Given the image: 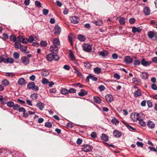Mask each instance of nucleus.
<instances>
[{"label":"nucleus","mask_w":157,"mask_h":157,"mask_svg":"<svg viewBox=\"0 0 157 157\" xmlns=\"http://www.w3.org/2000/svg\"><path fill=\"white\" fill-rule=\"evenodd\" d=\"M42 82L44 84H45L48 83V80L45 78H43L42 80Z\"/></svg>","instance_id":"nucleus-55"},{"label":"nucleus","mask_w":157,"mask_h":157,"mask_svg":"<svg viewBox=\"0 0 157 157\" xmlns=\"http://www.w3.org/2000/svg\"><path fill=\"white\" fill-rule=\"evenodd\" d=\"M50 73L48 70L43 69L41 73V75L44 76H47Z\"/></svg>","instance_id":"nucleus-19"},{"label":"nucleus","mask_w":157,"mask_h":157,"mask_svg":"<svg viewBox=\"0 0 157 157\" xmlns=\"http://www.w3.org/2000/svg\"><path fill=\"white\" fill-rule=\"evenodd\" d=\"M100 91H102L105 90V87L103 85H100L98 87Z\"/></svg>","instance_id":"nucleus-62"},{"label":"nucleus","mask_w":157,"mask_h":157,"mask_svg":"<svg viewBox=\"0 0 157 157\" xmlns=\"http://www.w3.org/2000/svg\"><path fill=\"white\" fill-rule=\"evenodd\" d=\"M14 46L16 48L18 49L21 48V47H22L21 45L19 42L17 41H16L15 43Z\"/></svg>","instance_id":"nucleus-29"},{"label":"nucleus","mask_w":157,"mask_h":157,"mask_svg":"<svg viewBox=\"0 0 157 157\" xmlns=\"http://www.w3.org/2000/svg\"><path fill=\"white\" fill-rule=\"evenodd\" d=\"M130 117L133 121H136L137 120H138V113H132Z\"/></svg>","instance_id":"nucleus-10"},{"label":"nucleus","mask_w":157,"mask_h":157,"mask_svg":"<svg viewBox=\"0 0 157 157\" xmlns=\"http://www.w3.org/2000/svg\"><path fill=\"white\" fill-rule=\"evenodd\" d=\"M142 30L141 27H136L134 26L132 27V32L135 33L136 32L140 33Z\"/></svg>","instance_id":"nucleus-13"},{"label":"nucleus","mask_w":157,"mask_h":157,"mask_svg":"<svg viewBox=\"0 0 157 157\" xmlns=\"http://www.w3.org/2000/svg\"><path fill=\"white\" fill-rule=\"evenodd\" d=\"M10 39L11 41L13 42L17 41L16 38L14 35H11L10 36Z\"/></svg>","instance_id":"nucleus-39"},{"label":"nucleus","mask_w":157,"mask_h":157,"mask_svg":"<svg viewBox=\"0 0 157 157\" xmlns=\"http://www.w3.org/2000/svg\"><path fill=\"white\" fill-rule=\"evenodd\" d=\"M46 58L47 60L50 61H52L54 59L55 61H58L59 59V58L58 56H55L52 53L47 55Z\"/></svg>","instance_id":"nucleus-1"},{"label":"nucleus","mask_w":157,"mask_h":157,"mask_svg":"<svg viewBox=\"0 0 157 157\" xmlns=\"http://www.w3.org/2000/svg\"><path fill=\"white\" fill-rule=\"evenodd\" d=\"M40 44L42 47H45L47 46V43L45 41H42L40 43Z\"/></svg>","instance_id":"nucleus-52"},{"label":"nucleus","mask_w":157,"mask_h":157,"mask_svg":"<svg viewBox=\"0 0 157 157\" xmlns=\"http://www.w3.org/2000/svg\"><path fill=\"white\" fill-rule=\"evenodd\" d=\"M71 21L74 24H77L79 22V18L76 16H73L70 18Z\"/></svg>","instance_id":"nucleus-8"},{"label":"nucleus","mask_w":157,"mask_h":157,"mask_svg":"<svg viewBox=\"0 0 157 157\" xmlns=\"http://www.w3.org/2000/svg\"><path fill=\"white\" fill-rule=\"evenodd\" d=\"M20 107V106L18 104L14 105L13 106V109L15 110H18Z\"/></svg>","instance_id":"nucleus-47"},{"label":"nucleus","mask_w":157,"mask_h":157,"mask_svg":"<svg viewBox=\"0 0 157 157\" xmlns=\"http://www.w3.org/2000/svg\"><path fill=\"white\" fill-rule=\"evenodd\" d=\"M27 87L29 89H32L35 91H38L39 89L38 86L35 85L34 82H32L28 84Z\"/></svg>","instance_id":"nucleus-2"},{"label":"nucleus","mask_w":157,"mask_h":157,"mask_svg":"<svg viewBox=\"0 0 157 157\" xmlns=\"http://www.w3.org/2000/svg\"><path fill=\"white\" fill-rule=\"evenodd\" d=\"M54 34L55 35H59L61 32V29L58 25H55L54 27Z\"/></svg>","instance_id":"nucleus-6"},{"label":"nucleus","mask_w":157,"mask_h":157,"mask_svg":"<svg viewBox=\"0 0 157 157\" xmlns=\"http://www.w3.org/2000/svg\"><path fill=\"white\" fill-rule=\"evenodd\" d=\"M94 102L100 104L101 102V99L100 98L97 97H94Z\"/></svg>","instance_id":"nucleus-30"},{"label":"nucleus","mask_w":157,"mask_h":157,"mask_svg":"<svg viewBox=\"0 0 157 157\" xmlns=\"http://www.w3.org/2000/svg\"><path fill=\"white\" fill-rule=\"evenodd\" d=\"M113 77L115 78H116L117 79H119L120 78L119 75L117 73L114 74V75Z\"/></svg>","instance_id":"nucleus-63"},{"label":"nucleus","mask_w":157,"mask_h":157,"mask_svg":"<svg viewBox=\"0 0 157 157\" xmlns=\"http://www.w3.org/2000/svg\"><path fill=\"white\" fill-rule=\"evenodd\" d=\"M151 88L154 90H157V86L155 84H153L151 86Z\"/></svg>","instance_id":"nucleus-59"},{"label":"nucleus","mask_w":157,"mask_h":157,"mask_svg":"<svg viewBox=\"0 0 157 157\" xmlns=\"http://www.w3.org/2000/svg\"><path fill=\"white\" fill-rule=\"evenodd\" d=\"M144 115L142 113H138V120H140V119H143L144 118Z\"/></svg>","instance_id":"nucleus-41"},{"label":"nucleus","mask_w":157,"mask_h":157,"mask_svg":"<svg viewBox=\"0 0 157 157\" xmlns=\"http://www.w3.org/2000/svg\"><path fill=\"white\" fill-rule=\"evenodd\" d=\"M133 83L136 85H138L140 83V79L136 78H133L132 79Z\"/></svg>","instance_id":"nucleus-17"},{"label":"nucleus","mask_w":157,"mask_h":157,"mask_svg":"<svg viewBox=\"0 0 157 157\" xmlns=\"http://www.w3.org/2000/svg\"><path fill=\"white\" fill-rule=\"evenodd\" d=\"M136 144L139 147H142L143 146V143L139 141L137 142H136Z\"/></svg>","instance_id":"nucleus-61"},{"label":"nucleus","mask_w":157,"mask_h":157,"mask_svg":"<svg viewBox=\"0 0 157 157\" xmlns=\"http://www.w3.org/2000/svg\"><path fill=\"white\" fill-rule=\"evenodd\" d=\"M13 56L14 58L16 59H18L20 55L18 53L15 52L13 53Z\"/></svg>","instance_id":"nucleus-49"},{"label":"nucleus","mask_w":157,"mask_h":157,"mask_svg":"<svg viewBox=\"0 0 157 157\" xmlns=\"http://www.w3.org/2000/svg\"><path fill=\"white\" fill-rule=\"evenodd\" d=\"M8 101V100L7 99H6L5 98H3L2 97V99L0 101V102L2 104L5 105L6 104Z\"/></svg>","instance_id":"nucleus-31"},{"label":"nucleus","mask_w":157,"mask_h":157,"mask_svg":"<svg viewBox=\"0 0 157 157\" xmlns=\"http://www.w3.org/2000/svg\"><path fill=\"white\" fill-rule=\"evenodd\" d=\"M87 94V91H85L83 89H82L81 90V91L79 92L78 94V95L79 96H84L86 95Z\"/></svg>","instance_id":"nucleus-25"},{"label":"nucleus","mask_w":157,"mask_h":157,"mask_svg":"<svg viewBox=\"0 0 157 157\" xmlns=\"http://www.w3.org/2000/svg\"><path fill=\"white\" fill-rule=\"evenodd\" d=\"M36 39H37L36 37H35L34 38H33V36H31L29 37L28 40L29 42L32 43L35 40L36 41Z\"/></svg>","instance_id":"nucleus-35"},{"label":"nucleus","mask_w":157,"mask_h":157,"mask_svg":"<svg viewBox=\"0 0 157 157\" xmlns=\"http://www.w3.org/2000/svg\"><path fill=\"white\" fill-rule=\"evenodd\" d=\"M105 98L108 102L110 103L113 100V97L111 94L106 95Z\"/></svg>","instance_id":"nucleus-11"},{"label":"nucleus","mask_w":157,"mask_h":157,"mask_svg":"<svg viewBox=\"0 0 157 157\" xmlns=\"http://www.w3.org/2000/svg\"><path fill=\"white\" fill-rule=\"evenodd\" d=\"M112 57L113 59H117L118 56L117 54L114 53L112 54Z\"/></svg>","instance_id":"nucleus-56"},{"label":"nucleus","mask_w":157,"mask_h":157,"mask_svg":"<svg viewBox=\"0 0 157 157\" xmlns=\"http://www.w3.org/2000/svg\"><path fill=\"white\" fill-rule=\"evenodd\" d=\"M28 40L27 38H23L22 40H20V42H22L24 44H26L28 42Z\"/></svg>","instance_id":"nucleus-46"},{"label":"nucleus","mask_w":157,"mask_h":157,"mask_svg":"<svg viewBox=\"0 0 157 157\" xmlns=\"http://www.w3.org/2000/svg\"><path fill=\"white\" fill-rule=\"evenodd\" d=\"M68 39L70 42L71 45V46H72L73 45V42H72V39L71 36H68Z\"/></svg>","instance_id":"nucleus-57"},{"label":"nucleus","mask_w":157,"mask_h":157,"mask_svg":"<svg viewBox=\"0 0 157 157\" xmlns=\"http://www.w3.org/2000/svg\"><path fill=\"white\" fill-rule=\"evenodd\" d=\"M141 63L143 65L145 66H149L150 64L152 63V62H151V61H150L149 62L146 61L145 59L143 58L141 60Z\"/></svg>","instance_id":"nucleus-12"},{"label":"nucleus","mask_w":157,"mask_h":157,"mask_svg":"<svg viewBox=\"0 0 157 157\" xmlns=\"http://www.w3.org/2000/svg\"><path fill=\"white\" fill-rule=\"evenodd\" d=\"M9 84V81L6 79H5L2 82V84L5 86H8Z\"/></svg>","instance_id":"nucleus-38"},{"label":"nucleus","mask_w":157,"mask_h":157,"mask_svg":"<svg viewBox=\"0 0 157 157\" xmlns=\"http://www.w3.org/2000/svg\"><path fill=\"white\" fill-rule=\"evenodd\" d=\"M152 62L157 63V57H154L152 59Z\"/></svg>","instance_id":"nucleus-60"},{"label":"nucleus","mask_w":157,"mask_h":157,"mask_svg":"<svg viewBox=\"0 0 157 157\" xmlns=\"http://www.w3.org/2000/svg\"><path fill=\"white\" fill-rule=\"evenodd\" d=\"M148 127L151 128H154L155 127V124L152 121H148L147 124Z\"/></svg>","instance_id":"nucleus-21"},{"label":"nucleus","mask_w":157,"mask_h":157,"mask_svg":"<svg viewBox=\"0 0 157 157\" xmlns=\"http://www.w3.org/2000/svg\"><path fill=\"white\" fill-rule=\"evenodd\" d=\"M98 54L99 56L105 57L107 56L109 54V52L107 51L104 50L103 51L99 52Z\"/></svg>","instance_id":"nucleus-16"},{"label":"nucleus","mask_w":157,"mask_h":157,"mask_svg":"<svg viewBox=\"0 0 157 157\" xmlns=\"http://www.w3.org/2000/svg\"><path fill=\"white\" fill-rule=\"evenodd\" d=\"M91 136L94 138H95L97 137V134L95 132H93L91 134Z\"/></svg>","instance_id":"nucleus-64"},{"label":"nucleus","mask_w":157,"mask_h":157,"mask_svg":"<svg viewBox=\"0 0 157 157\" xmlns=\"http://www.w3.org/2000/svg\"><path fill=\"white\" fill-rule=\"evenodd\" d=\"M139 121V124L142 126H144L146 124L145 122L143 121V119H140V120H138Z\"/></svg>","instance_id":"nucleus-42"},{"label":"nucleus","mask_w":157,"mask_h":157,"mask_svg":"<svg viewBox=\"0 0 157 157\" xmlns=\"http://www.w3.org/2000/svg\"><path fill=\"white\" fill-rule=\"evenodd\" d=\"M5 63H13L14 62V59L12 58H8L6 59H5Z\"/></svg>","instance_id":"nucleus-32"},{"label":"nucleus","mask_w":157,"mask_h":157,"mask_svg":"<svg viewBox=\"0 0 157 157\" xmlns=\"http://www.w3.org/2000/svg\"><path fill=\"white\" fill-rule=\"evenodd\" d=\"M119 22L121 25H123L125 24V19L124 17H121L119 20Z\"/></svg>","instance_id":"nucleus-44"},{"label":"nucleus","mask_w":157,"mask_h":157,"mask_svg":"<svg viewBox=\"0 0 157 157\" xmlns=\"http://www.w3.org/2000/svg\"><path fill=\"white\" fill-rule=\"evenodd\" d=\"M124 61L126 64H129L132 62V58L129 56H127L124 57Z\"/></svg>","instance_id":"nucleus-9"},{"label":"nucleus","mask_w":157,"mask_h":157,"mask_svg":"<svg viewBox=\"0 0 157 157\" xmlns=\"http://www.w3.org/2000/svg\"><path fill=\"white\" fill-rule=\"evenodd\" d=\"M31 98L33 99H36L37 98V94H33L31 95Z\"/></svg>","instance_id":"nucleus-51"},{"label":"nucleus","mask_w":157,"mask_h":157,"mask_svg":"<svg viewBox=\"0 0 157 157\" xmlns=\"http://www.w3.org/2000/svg\"><path fill=\"white\" fill-rule=\"evenodd\" d=\"M36 105L40 109L42 110L44 107V105L41 102H39L36 104Z\"/></svg>","instance_id":"nucleus-18"},{"label":"nucleus","mask_w":157,"mask_h":157,"mask_svg":"<svg viewBox=\"0 0 157 157\" xmlns=\"http://www.w3.org/2000/svg\"><path fill=\"white\" fill-rule=\"evenodd\" d=\"M94 71L95 73L98 74L101 73V68L98 67H95L94 68Z\"/></svg>","instance_id":"nucleus-28"},{"label":"nucleus","mask_w":157,"mask_h":157,"mask_svg":"<svg viewBox=\"0 0 157 157\" xmlns=\"http://www.w3.org/2000/svg\"><path fill=\"white\" fill-rule=\"evenodd\" d=\"M147 36L151 39L155 37L157 38V33L156 32L153 31H149L147 32Z\"/></svg>","instance_id":"nucleus-4"},{"label":"nucleus","mask_w":157,"mask_h":157,"mask_svg":"<svg viewBox=\"0 0 157 157\" xmlns=\"http://www.w3.org/2000/svg\"><path fill=\"white\" fill-rule=\"evenodd\" d=\"M18 83L21 85H23L25 84V81L23 78H20L18 81Z\"/></svg>","instance_id":"nucleus-26"},{"label":"nucleus","mask_w":157,"mask_h":157,"mask_svg":"<svg viewBox=\"0 0 157 157\" xmlns=\"http://www.w3.org/2000/svg\"><path fill=\"white\" fill-rule=\"evenodd\" d=\"M78 38L79 40L84 41L86 39V37L84 35H79L78 36Z\"/></svg>","instance_id":"nucleus-27"},{"label":"nucleus","mask_w":157,"mask_h":157,"mask_svg":"<svg viewBox=\"0 0 157 157\" xmlns=\"http://www.w3.org/2000/svg\"><path fill=\"white\" fill-rule=\"evenodd\" d=\"M45 126L46 127L50 128L52 127V124L50 122H47L45 124Z\"/></svg>","instance_id":"nucleus-45"},{"label":"nucleus","mask_w":157,"mask_h":157,"mask_svg":"<svg viewBox=\"0 0 157 157\" xmlns=\"http://www.w3.org/2000/svg\"><path fill=\"white\" fill-rule=\"evenodd\" d=\"M21 60L24 65H26L29 63L30 60L28 57L25 56H23L21 58Z\"/></svg>","instance_id":"nucleus-5"},{"label":"nucleus","mask_w":157,"mask_h":157,"mask_svg":"<svg viewBox=\"0 0 157 157\" xmlns=\"http://www.w3.org/2000/svg\"><path fill=\"white\" fill-rule=\"evenodd\" d=\"M53 45L58 46L60 44V41L58 38H54L53 40Z\"/></svg>","instance_id":"nucleus-24"},{"label":"nucleus","mask_w":157,"mask_h":157,"mask_svg":"<svg viewBox=\"0 0 157 157\" xmlns=\"http://www.w3.org/2000/svg\"><path fill=\"white\" fill-rule=\"evenodd\" d=\"M68 94L69 93H75L76 92V90L74 88H71L68 90Z\"/></svg>","instance_id":"nucleus-48"},{"label":"nucleus","mask_w":157,"mask_h":157,"mask_svg":"<svg viewBox=\"0 0 157 157\" xmlns=\"http://www.w3.org/2000/svg\"><path fill=\"white\" fill-rule=\"evenodd\" d=\"M113 135L116 137L119 138L121 135V133L117 130H114L113 132Z\"/></svg>","instance_id":"nucleus-22"},{"label":"nucleus","mask_w":157,"mask_h":157,"mask_svg":"<svg viewBox=\"0 0 157 157\" xmlns=\"http://www.w3.org/2000/svg\"><path fill=\"white\" fill-rule=\"evenodd\" d=\"M141 77L143 79H146L148 77V75L147 72H143L141 75Z\"/></svg>","instance_id":"nucleus-33"},{"label":"nucleus","mask_w":157,"mask_h":157,"mask_svg":"<svg viewBox=\"0 0 157 157\" xmlns=\"http://www.w3.org/2000/svg\"><path fill=\"white\" fill-rule=\"evenodd\" d=\"M61 93L63 94H68V90L66 88H63L61 90Z\"/></svg>","instance_id":"nucleus-34"},{"label":"nucleus","mask_w":157,"mask_h":157,"mask_svg":"<svg viewBox=\"0 0 157 157\" xmlns=\"http://www.w3.org/2000/svg\"><path fill=\"white\" fill-rule=\"evenodd\" d=\"M93 22L95 24L98 26L101 25L103 24L101 21H97L94 20V21H93Z\"/></svg>","instance_id":"nucleus-37"},{"label":"nucleus","mask_w":157,"mask_h":157,"mask_svg":"<svg viewBox=\"0 0 157 157\" xmlns=\"http://www.w3.org/2000/svg\"><path fill=\"white\" fill-rule=\"evenodd\" d=\"M134 95L136 97L140 96L141 95V93L140 90L139 89H137L134 92Z\"/></svg>","instance_id":"nucleus-23"},{"label":"nucleus","mask_w":157,"mask_h":157,"mask_svg":"<svg viewBox=\"0 0 157 157\" xmlns=\"http://www.w3.org/2000/svg\"><path fill=\"white\" fill-rule=\"evenodd\" d=\"M72 67L75 71V73H76L78 75L80 76L82 75L81 73L76 69V68L75 67L73 66Z\"/></svg>","instance_id":"nucleus-43"},{"label":"nucleus","mask_w":157,"mask_h":157,"mask_svg":"<svg viewBox=\"0 0 157 157\" xmlns=\"http://www.w3.org/2000/svg\"><path fill=\"white\" fill-rule=\"evenodd\" d=\"M101 140L105 141H107L109 140L108 136L106 135L104 133H102L101 134Z\"/></svg>","instance_id":"nucleus-20"},{"label":"nucleus","mask_w":157,"mask_h":157,"mask_svg":"<svg viewBox=\"0 0 157 157\" xmlns=\"http://www.w3.org/2000/svg\"><path fill=\"white\" fill-rule=\"evenodd\" d=\"M57 46L55 45L51 46L50 48V51L54 53H56L58 50V48Z\"/></svg>","instance_id":"nucleus-14"},{"label":"nucleus","mask_w":157,"mask_h":157,"mask_svg":"<svg viewBox=\"0 0 157 157\" xmlns=\"http://www.w3.org/2000/svg\"><path fill=\"white\" fill-rule=\"evenodd\" d=\"M35 3L36 6L38 7L39 8L41 7V4L39 1H36L35 2Z\"/></svg>","instance_id":"nucleus-53"},{"label":"nucleus","mask_w":157,"mask_h":157,"mask_svg":"<svg viewBox=\"0 0 157 157\" xmlns=\"http://www.w3.org/2000/svg\"><path fill=\"white\" fill-rule=\"evenodd\" d=\"M83 50L86 52H89L91 51V47L90 44L85 43L82 45Z\"/></svg>","instance_id":"nucleus-3"},{"label":"nucleus","mask_w":157,"mask_h":157,"mask_svg":"<svg viewBox=\"0 0 157 157\" xmlns=\"http://www.w3.org/2000/svg\"><path fill=\"white\" fill-rule=\"evenodd\" d=\"M6 75L7 77L13 78L15 76L14 74L13 73L7 72L6 74Z\"/></svg>","instance_id":"nucleus-40"},{"label":"nucleus","mask_w":157,"mask_h":157,"mask_svg":"<svg viewBox=\"0 0 157 157\" xmlns=\"http://www.w3.org/2000/svg\"><path fill=\"white\" fill-rule=\"evenodd\" d=\"M49 10L48 9H43V14L45 15H47L48 13Z\"/></svg>","instance_id":"nucleus-54"},{"label":"nucleus","mask_w":157,"mask_h":157,"mask_svg":"<svg viewBox=\"0 0 157 157\" xmlns=\"http://www.w3.org/2000/svg\"><path fill=\"white\" fill-rule=\"evenodd\" d=\"M143 11L146 15H148L150 13V10L148 7L146 6L144 9Z\"/></svg>","instance_id":"nucleus-15"},{"label":"nucleus","mask_w":157,"mask_h":157,"mask_svg":"<svg viewBox=\"0 0 157 157\" xmlns=\"http://www.w3.org/2000/svg\"><path fill=\"white\" fill-rule=\"evenodd\" d=\"M93 147L91 146L86 144L84 145L82 149L83 151L85 152H89L92 150Z\"/></svg>","instance_id":"nucleus-7"},{"label":"nucleus","mask_w":157,"mask_h":157,"mask_svg":"<svg viewBox=\"0 0 157 157\" xmlns=\"http://www.w3.org/2000/svg\"><path fill=\"white\" fill-rule=\"evenodd\" d=\"M7 104V106L9 107H13L14 105V102L11 101H8Z\"/></svg>","instance_id":"nucleus-36"},{"label":"nucleus","mask_w":157,"mask_h":157,"mask_svg":"<svg viewBox=\"0 0 157 157\" xmlns=\"http://www.w3.org/2000/svg\"><path fill=\"white\" fill-rule=\"evenodd\" d=\"M84 67L87 68H90L91 66V65L89 62L84 63Z\"/></svg>","instance_id":"nucleus-50"},{"label":"nucleus","mask_w":157,"mask_h":157,"mask_svg":"<svg viewBox=\"0 0 157 157\" xmlns=\"http://www.w3.org/2000/svg\"><path fill=\"white\" fill-rule=\"evenodd\" d=\"M140 63V60H135L134 63V65H139Z\"/></svg>","instance_id":"nucleus-58"}]
</instances>
